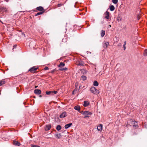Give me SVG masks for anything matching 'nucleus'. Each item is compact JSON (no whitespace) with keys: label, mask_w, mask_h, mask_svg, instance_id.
<instances>
[{"label":"nucleus","mask_w":147,"mask_h":147,"mask_svg":"<svg viewBox=\"0 0 147 147\" xmlns=\"http://www.w3.org/2000/svg\"><path fill=\"white\" fill-rule=\"evenodd\" d=\"M82 71L84 74H86L87 72V71L84 69H82Z\"/></svg>","instance_id":"c756f323"},{"label":"nucleus","mask_w":147,"mask_h":147,"mask_svg":"<svg viewBox=\"0 0 147 147\" xmlns=\"http://www.w3.org/2000/svg\"><path fill=\"white\" fill-rule=\"evenodd\" d=\"M138 20H139V18H138Z\"/></svg>","instance_id":"09e8293b"},{"label":"nucleus","mask_w":147,"mask_h":147,"mask_svg":"<svg viewBox=\"0 0 147 147\" xmlns=\"http://www.w3.org/2000/svg\"><path fill=\"white\" fill-rule=\"evenodd\" d=\"M98 83L97 81H95L94 82L93 85L94 86H98Z\"/></svg>","instance_id":"5701e85b"},{"label":"nucleus","mask_w":147,"mask_h":147,"mask_svg":"<svg viewBox=\"0 0 147 147\" xmlns=\"http://www.w3.org/2000/svg\"><path fill=\"white\" fill-rule=\"evenodd\" d=\"M38 68V67H33L30 68L29 71L31 73H34L36 72V70Z\"/></svg>","instance_id":"7ed1b4c3"},{"label":"nucleus","mask_w":147,"mask_h":147,"mask_svg":"<svg viewBox=\"0 0 147 147\" xmlns=\"http://www.w3.org/2000/svg\"><path fill=\"white\" fill-rule=\"evenodd\" d=\"M72 125V123H70L69 124H66L65 126V128L66 129H67L69 128V127H71Z\"/></svg>","instance_id":"ddd939ff"},{"label":"nucleus","mask_w":147,"mask_h":147,"mask_svg":"<svg viewBox=\"0 0 147 147\" xmlns=\"http://www.w3.org/2000/svg\"><path fill=\"white\" fill-rule=\"evenodd\" d=\"M85 111H80V112L82 114H83V115H84V112Z\"/></svg>","instance_id":"c9c22d12"},{"label":"nucleus","mask_w":147,"mask_h":147,"mask_svg":"<svg viewBox=\"0 0 147 147\" xmlns=\"http://www.w3.org/2000/svg\"><path fill=\"white\" fill-rule=\"evenodd\" d=\"M105 34V30H102L101 31L100 34L102 37H103Z\"/></svg>","instance_id":"f3484780"},{"label":"nucleus","mask_w":147,"mask_h":147,"mask_svg":"<svg viewBox=\"0 0 147 147\" xmlns=\"http://www.w3.org/2000/svg\"><path fill=\"white\" fill-rule=\"evenodd\" d=\"M144 55L145 56H147V49L144 50Z\"/></svg>","instance_id":"a878e982"},{"label":"nucleus","mask_w":147,"mask_h":147,"mask_svg":"<svg viewBox=\"0 0 147 147\" xmlns=\"http://www.w3.org/2000/svg\"><path fill=\"white\" fill-rule=\"evenodd\" d=\"M80 15H82L81 13H80Z\"/></svg>","instance_id":"8fccbe9b"},{"label":"nucleus","mask_w":147,"mask_h":147,"mask_svg":"<svg viewBox=\"0 0 147 147\" xmlns=\"http://www.w3.org/2000/svg\"><path fill=\"white\" fill-rule=\"evenodd\" d=\"M132 123H134L133 127L135 128H137L138 127V125L137 124V123L134 120L131 119L130 121Z\"/></svg>","instance_id":"0eeeda50"},{"label":"nucleus","mask_w":147,"mask_h":147,"mask_svg":"<svg viewBox=\"0 0 147 147\" xmlns=\"http://www.w3.org/2000/svg\"><path fill=\"white\" fill-rule=\"evenodd\" d=\"M61 129V126L60 125H58L56 127V129L58 131H59Z\"/></svg>","instance_id":"b1692460"},{"label":"nucleus","mask_w":147,"mask_h":147,"mask_svg":"<svg viewBox=\"0 0 147 147\" xmlns=\"http://www.w3.org/2000/svg\"><path fill=\"white\" fill-rule=\"evenodd\" d=\"M5 81L4 80H2L0 81V86L5 84Z\"/></svg>","instance_id":"6ab92c4d"},{"label":"nucleus","mask_w":147,"mask_h":147,"mask_svg":"<svg viewBox=\"0 0 147 147\" xmlns=\"http://www.w3.org/2000/svg\"><path fill=\"white\" fill-rule=\"evenodd\" d=\"M52 91H46V94L47 95H49L50 94L52 93Z\"/></svg>","instance_id":"cd10ccee"},{"label":"nucleus","mask_w":147,"mask_h":147,"mask_svg":"<svg viewBox=\"0 0 147 147\" xmlns=\"http://www.w3.org/2000/svg\"><path fill=\"white\" fill-rule=\"evenodd\" d=\"M56 70L55 69H53V70H52V71L49 72V73H53Z\"/></svg>","instance_id":"2f4dec72"},{"label":"nucleus","mask_w":147,"mask_h":147,"mask_svg":"<svg viewBox=\"0 0 147 147\" xmlns=\"http://www.w3.org/2000/svg\"><path fill=\"white\" fill-rule=\"evenodd\" d=\"M146 125H145V127H146V128H147V127H146Z\"/></svg>","instance_id":"49530a36"},{"label":"nucleus","mask_w":147,"mask_h":147,"mask_svg":"<svg viewBox=\"0 0 147 147\" xmlns=\"http://www.w3.org/2000/svg\"><path fill=\"white\" fill-rule=\"evenodd\" d=\"M51 127V125L50 124H48L46 125L45 127V129L46 130H49Z\"/></svg>","instance_id":"9b49d317"},{"label":"nucleus","mask_w":147,"mask_h":147,"mask_svg":"<svg viewBox=\"0 0 147 147\" xmlns=\"http://www.w3.org/2000/svg\"><path fill=\"white\" fill-rule=\"evenodd\" d=\"M109 45V43L108 42L104 41L103 43V46L104 48H107Z\"/></svg>","instance_id":"423d86ee"},{"label":"nucleus","mask_w":147,"mask_h":147,"mask_svg":"<svg viewBox=\"0 0 147 147\" xmlns=\"http://www.w3.org/2000/svg\"><path fill=\"white\" fill-rule=\"evenodd\" d=\"M17 45H14L13 46V50L14 49L16 48V47H17Z\"/></svg>","instance_id":"58836bf2"},{"label":"nucleus","mask_w":147,"mask_h":147,"mask_svg":"<svg viewBox=\"0 0 147 147\" xmlns=\"http://www.w3.org/2000/svg\"><path fill=\"white\" fill-rule=\"evenodd\" d=\"M31 146L32 147H39V146L37 145H31Z\"/></svg>","instance_id":"72a5a7b5"},{"label":"nucleus","mask_w":147,"mask_h":147,"mask_svg":"<svg viewBox=\"0 0 147 147\" xmlns=\"http://www.w3.org/2000/svg\"><path fill=\"white\" fill-rule=\"evenodd\" d=\"M102 125L101 124L98 126L97 127V130L98 131H101L102 129Z\"/></svg>","instance_id":"9d476101"},{"label":"nucleus","mask_w":147,"mask_h":147,"mask_svg":"<svg viewBox=\"0 0 147 147\" xmlns=\"http://www.w3.org/2000/svg\"><path fill=\"white\" fill-rule=\"evenodd\" d=\"M110 13L107 11H106L104 14V18L107 19L109 21L111 20V18L110 17Z\"/></svg>","instance_id":"f03ea898"},{"label":"nucleus","mask_w":147,"mask_h":147,"mask_svg":"<svg viewBox=\"0 0 147 147\" xmlns=\"http://www.w3.org/2000/svg\"><path fill=\"white\" fill-rule=\"evenodd\" d=\"M67 116L66 113L65 112H63L60 115V118H63Z\"/></svg>","instance_id":"6e6552de"},{"label":"nucleus","mask_w":147,"mask_h":147,"mask_svg":"<svg viewBox=\"0 0 147 147\" xmlns=\"http://www.w3.org/2000/svg\"><path fill=\"white\" fill-rule=\"evenodd\" d=\"M77 65H78L84 66L85 65V63L82 60H80L77 62Z\"/></svg>","instance_id":"39448f33"},{"label":"nucleus","mask_w":147,"mask_h":147,"mask_svg":"<svg viewBox=\"0 0 147 147\" xmlns=\"http://www.w3.org/2000/svg\"><path fill=\"white\" fill-rule=\"evenodd\" d=\"M55 136L57 137L58 139L60 138L61 137V136L60 134H55Z\"/></svg>","instance_id":"4be33fe9"},{"label":"nucleus","mask_w":147,"mask_h":147,"mask_svg":"<svg viewBox=\"0 0 147 147\" xmlns=\"http://www.w3.org/2000/svg\"><path fill=\"white\" fill-rule=\"evenodd\" d=\"M49 69V68L47 67H45V68H44V69L45 70H48V69Z\"/></svg>","instance_id":"4c0bfd02"},{"label":"nucleus","mask_w":147,"mask_h":147,"mask_svg":"<svg viewBox=\"0 0 147 147\" xmlns=\"http://www.w3.org/2000/svg\"><path fill=\"white\" fill-rule=\"evenodd\" d=\"M13 144L15 145L19 146L21 145L20 142L16 141H14L13 142Z\"/></svg>","instance_id":"f8f14e48"},{"label":"nucleus","mask_w":147,"mask_h":147,"mask_svg":"<svg viewBox=\"0 0 147 147\" xmlns=\"http://www.w3.org/2000/svg\"><path fill=\"white\" fill-rule=\"evenodd\" d=\"M34 98H36L35 96H34Z\"/></svg>","instance_id":"de8ad7c7"},{"label":"nucleus","mask_w":147,"mask_h":147,"mask_svg":"<svg viewBox=\"0 0 147 147\" xmlns=\"http://www.w3.org/2000/svg\"><path fill=\"white\" fill-rule=\"evenodd\" d=\"M34 92L36 94H39L41 93V91L40 90L36 89L34 90Z\"/></svg>","instance_id":"1a4fd4ad"},{"label":"nucleus","mask_w":147,"mask_h":147,"mask_svg":"<svg viewBox=\"0 0 147 147\" xmlns=\"http://www.w3.org/2000/svg\"><path fill=\"white\" fill-rule=\"evenodd\" d=\"M78 85V83H76L75 84V86L77 88V86Z\"/></svg>","instance_id":"a19ab883"},{"label":"nucleus","mask_w":147,"mask_h":147,"mask_svg":"<svg viewBox=\"0 0 147 147\" xmlns=\"http://www.w3.org/2000/svg\"><path fill=\"white\" fill-rule=\"evenodd\" d=\"M90 91L92 93L94 94H97L99 93V91L94 87H92L90 88Z\"/></svg>","instance_id":"f257e3e1"},{"label":"nucleus","mask_w":147,"mask_h":147,"mask_svg":"<svg viewBox=\"0 0 147 147\" xmlns=\"http://www.w3.org/2000/svg\"><path fill=\"white\" fill-rule=\"evenodd\" d=\"M44 12V11H40V12H38V13H37L35 15V16H37L38 15H41V14H42Z\"/></svg>","instance_id":"393cba45"},{"label":"nucleus","mask_w":147,"mask_h":147,"mask_svg":"<svg viewBox=\"0 0 147 147\" xmlns=\"http://www.w3.org/2000/svg\"><path fill=\"white\" fill-rule=\"evenodd\" d=\"M112 2L114 4H116L118 2V0H112Z\"/></svg>","instance_id":"c85d7f7f"},{"label":"nucleus","mask_w":147,"mask_h":147,"mask_svg":"<svg viewBox=\"0 0 147 147\" xmlns=\"http://www.w3.org/2000/svg\"><path fill=\"white\" fill-rule=\"evenodd\" d=\"M63 5V4L62 3H59L58 4L57 7H60L61 6Z\"/></svg>","instance_id":"7c9ffc66"},{"label":"nucleus","mask_w":147,"mask_h":147,"mask_svg":"<svg viewBox=\"0 0 147 147\" xmlns=\"http://www.w3.org/2000/svg\"><path fill=\"white\" fill-rule=\"evenodd\" d=\"M65 66V64L62 62L60 63V64L58 65L59 67H63Z\"/></svg>","instance_id":"412c9836"},{"label":"nucleus","mask_w":147,"mask_h":147,"mask_svg":"<svg viewBox=\"0 0 147 147\" xmlns=\"http://www.w3.org/2000/svg\"><path fill=\"white\" fill-rule=\"evenodd\" d=\"M109 8L110 10L111 11H114L115 9L114 6L113 5H111L109 7Z\"/></svg>","instance_id":"a211bd4d"},{"label":"nucleus","mask_w":147,"mask_h":147,"mask_svg":"<svg viewBox=\"0 0 147 147\" xmlns=\"http://www.w3.org/2000/svg\"><path fill=\"white\" fill-rule=\"evenodd\" d=\"M74 109L78 111L79 112H80V106L77 105V106H75L74 107Z\"/></svg>","instance_id":"2eb2a0df"},{"label":"nucleus","mask_w":147,"mask_h":147,"mask_svg":"<svg viewBox=\"0 0 147 147\" xmlns=\"http://www.w3.org/2000/svg\"><path fill=\"white\" fill-rule=\"evenodd\" d=\"M109 27H111V25H109Z\"/></svg>","instance_id":"a18cd8bd"},{"label":"nucleus","mask_w":147,"mask_h":147,"mask_svg":"<svg viewBox=\"0 0 147 147\" xmlns=\"http://www.w3.org/2000/svg\"><path fill=\"white\" fill-rule=\"evenodd\" d=\"M67 69V68H62L60 69V70L61 71H63V70H66Z\"/></svg>","instance_id":"e433bc0d"},{"label":"nucleus","mask_w":147,"mask_h":147,"mask_svg":"<svg viewBox=\"0 0 147 147\" xmlns=\"http://www.w3.org/2000/svg\"><path fill=\"white\" fill-rule=\"evenodd\" d=\"M117 20L118 22L120 21L121 20V17L118 16L117 18Z\"/></svg>","instance_id":"bb28decb"},{"label":"nucleus","mask_w":147,"mask_h":147,"mask_svg":"<svg viewBox=\"0 0 147 147\" xmlns=\"http://www.w3.org/2000/svg\"><path fill=\"white\" fill-rule=\"evenodd\" d=\"M36 9L37 10L39 11H44V9L41 6H39L38 7H37Z\"/></svg>","instance_id":"4468645a"},{"label":"nucleus","mask_w":147,"mask_h":147,"mask_svg":"<svg viewBox=\"0 0 147 147\" xmlns=\"http://www.w3.org/2000/svg\"><path fill=\"white\" fill-rule=\"evenodd\" d=\"M126 41H125L124 42V45H126Z\"/></svg>","instance_id":"37998d69"},{"label":"nucleus","mask_w":147,"mask_h":147,"mask_svg":"<svg viewBox=\"0 0 147 147\" xmlns=\"http://www.w3.org/2000/svg\"><path fill=\"white\" fill-rule=\"evenodd\" d=\"M77 89L76 88H75L73 91V92H72V94H74V93L77 91Z\"/></svg>","instance_id":"473e14b6"},{"label":"nucleus","mask_w":147,"mask_h":147,"mask_svg":"<svg viewBox=\"0 0 147 147\" xmlns=\"http://www.w3.org/2000/svg\"><path fill=\"white\" fill-rule=\"evenodd\" d=\"M92 114V113L91 112L88 111H85L84 113V115H85L84 118H86L88 117V115H90Z\"/></svg>","instance_id":"20e7f679"},{"label":"nucleus","mask_w":147,"mask_h":147,"mask_svg":"<svg viewBox=\"0 0 147 147\" xmlns=\"http://www.w3.org/2000/svg\"><path fill=\"white\" fill-rule=\"evenodd\" d=\"M86 77L84 76H82L81 77V80L83 81L85 80L86 79Z\"/></svg>","instance_id":"aec40b11"},{"label":"nucleus","mask_w":147,"mask_h":147,"mask_svg":"<svg viewBox=\"0 0 147 147\" xmlns=\"http://www.w3.org/2000/svg\"><path fill=\"white\" fill-rule=\"evenodd\" d=\"M87 53L88 54V53H90V54H91V52H89V51H87Z\"/></svg>","instance_id":"79ce46f5"},{"label":"nucleus","mask_w":147,"mask_h":147,"mask_svg":"<svg viewBox=\"0 0 147 147\" xmlns=\"http://www.w3.org/2000/svg\"><path fill=\"white\" fill-rule=\"evenodd\" d=\"M39 97H42V95H39Z\"/></svg>","instance_id":"c03bdc74"},{"label":"nucleus","mask_w":147,"mask_h":147,"mask_svg":"<svg viewBox=\"0 0 147 147\" xmlns=\"http://www.w3.org/2000/svg\"><path fill=\"white\" fill-rule=\"evenodd\" d=\"M52 91V93H54V94H56L57 93V91Z\"/></svg>","instance_id":"f704fd0d"},{"label":"nucleus","mask_w":147,"mask_h":147,"mask_svg":"<svg viewBox=\"0 0 147 147\" xmlns=\"http://www.w3.org/2000/svg\"><path fill=\"white\" fill-rule=\"evenodd\" d=\"M123 47L124 48V50H125L126 49L125 45H123Z\"/></svg>","instance_id":"ea45409f"},{"label":"nucleus","mask_w":147,"mask_h":147,"mask_svg":"<svg viewBox=\"0 0 147 147\" xmlns=\"http://www.w3.org/2000/svg\"><path fill=\"white\" fill-rule=\"evenodd\" d=\"M84 103L83 105L85 107H87L89 104V103L88 101H84Z\"/></svg>","instance_id":"dca6fc26"}]
</instances>
